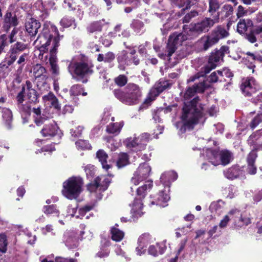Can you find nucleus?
I'll list each match as a JSON object with an SVG mask.
<instances>
[{"mask_svg": "<svg viewBox=\"0 0 262 262\" xmlns=\"http://www.w3.org/2000/svg\"><path fill=\"white\" fill-rule=\"evenodd\" d=\"M47 123H45L42 129L40 130V133L43 137L52 138L56 135L60 136L61 134L57 124L52 119Z\"/></svg>", "mask_w": 262, "mask_h": 262, "instance_id": "f8f14e48", "label": "nucleus"}, {"mask_svg": "<svg viewBox=\"0 0 262 262\" xmlns=\"http://www.w3.org/2000/svg\"><path fill=\"white\" fill-rule=\"evenodd\" d=\"M19 21L15 14L8 10L3 18L2 29L8 33L11 28H14L18 25Z\"/></svg>", "mask_w": 262, "mask_h": 262, "instance_id": "ddd939ff", "label": "nucleus"}, {"mask_svg": "<svg viewBox=\"0 0 262 262\" xmlns=\"http://www.w3.org/2000/svg\"><path fill=\"white\" fill-rule=\"evenodd\" d=\"M77 242V238L72 233L67 236L65 241L66 245L69 247L75 246Z\"/></svg>", "mask_w": 262, "mask_h": 262, "instance_id": "864d4df0", "label": "nucleus"}, {"mask_svg": "<svg viewBox=\"0 0 262 262\" xmlns=\"http://www.w3.org/2000/svg\"><path fill=\"white\" fill-rule=\"evenodd\" d=\"M187 39L186 36L182 33H174L171 34L168 38V40L173 44L178 46V45L181 44L184 40Z\"/></svg>", "mask_w": 262, "mask_h": 262, "instance_id": "2f4dec72", "label": "nucleus"}, {"mask_svg": "<svg viewBox=\"0 0 262 262\" xmlns=\"http://www.w3.org/2000/svg\"><path fill=\"white\" fill-rule=\"evenodd\" d=\"M42 211L47 216L58 217L60 211L56 205L52 204L46 205L43 207Z\"/></svg>", "mask_w": 262, "mask_h": 262, "instance_id": "c85d7f7f", "label": "nucleus"}, {"mask_svg": "<svg viewBox=\"0 0 262 262\" xmlns=\"http://www.w3.org/2000/svg\"><path fill=\"white\" fill-rule=\"evenodd\" d=\"M232 157V154L228 150H222L220 151V164L225 166L229 164Z\"/></svg>", "mask_w": 262, "mask_h": 262, "instance_id": "72a5a7b5", "label": "nucleus"}, {"mask_svg": "<svg viewBox=\"0 0 262 262\" xmlns=\"http://www.w3.org/2000/svg\"><path fill=\"white\" fill-rule=\"evenodd\" d=\"M17 58V57L14 56L12 54H9V52H8L4 59L6 60L7 63H8L10 66H11L16 60Z\"/></svg>", "mask_w": 262, "mask_h": 262, "instance_id": "0e129e2a", "label": "nucleus"}, {"mask_svg": "<svg viewBox=\"0 0 262 262\" xmlns=\"http://www.w3.org/2000/svg\"><path fill=\"white\" fill-rule=\"evenodd\" d=\"M83 184V180L80 177L69 178L63 183L62 193L68 199H76L81 192Z\"/></svg>", "mask_w": 262, "mask_h": 262, "instance_id": "1a4fd4ad", "label": "nucleus"}, {"mask_svg": "<svg viewBox=\"0 0 262 262\" xmlns=\"http://www.w3.org/2000/svg\"><path fill=\"white\" fill-rule=\"evenodd\" d=\"M8 246L7 236L3 233L0 234V252L4 253L6 252Z\"/></svg>", "mask_w": 262, "mask_h": 262, "instance_id": "de8ad7c7", "label": "nucleus"}, {"mask_svg": "<svg viewBox=\"0 0 262 262\" xmlns=\"http://www.w3.org/2000/svg\"><path fill=\"white\" fill-rule=\"evenodd\" d=\"M261 33H262V26H256L242 36L250 43H253L257 41V38L255 35L259 34Z\"/></svg>", "mask_w": 262, "mask_h": 262, "instance_id": "5701e85b", "label": "nucleus"}, {"mask_svg": "<svg viewBox=\"0 0 262 262\" xmlns=\"http://www.w3.org/2000/svg\"><path fill=\"white\" fill-rule=\"evenodd\" d=\"M150 171L151 167L147 163H144L140 165L135 172L136 176H139L141 179L144 180L148 177Z\"/></svg>", "mask_w": 262, "mask_h": 262, "instance_id": "393cba45", "label": "nucleus"}, {"mask_svg": "<svg viewBox=\"0 0 262 262\" xmlns=\"http://www.w3.org/2000/svg\"><path fill=\"white\" fill-rule=\"evenodd\" d=\"M123 125V121L116 123H111L107 125L106 128V132L108 134L117 135L120 133Z\"/></svg>", "mask_w": 262, "mask_h": 262, "instance_id": "bb28decb", "label": "nucleus"}, {"mask_svg": "<svg viewBox=\"0 0 262 262\" xmlns=\"http://www.w3.org/2000/svg\"><path fill=\"white\" fill-rule=\"evenodd\" d=\"M177 46L171 42L168 41V43L167 44V56L170 57L176 51L177 49Z\"/></svg>", "mask_w": 262, "mask_h": 262, "instance_id": "bf43d9fd", "label": "nucleus"}, {"mask_svg": "<svg viewBox=\"0 0 262 262\" xmlns=\"http://www.w3.org/2000/svg\"><path fill=\"white\" fill-rule=\"evenodd\" d=\"M230 216H231V219L235 220L234 217H239V222L240 224L238 225V227H242L243 226H247L251 223V219L248 217H242L240 211L237 209H233L228 212Z\"/></svg>", "mask_w": 262, "mask_h": 262, "instance_id": "412c9836", "label": "nucleus"}, {"mask_svg": "<svg viewBox=\"0 0 262 262\" xmlns=\"http://www.w3.org/2000/svg\"><path fill=\"white\" fill-rule=\"evenodd\" d=\"M157 97V96H155L152 94V91L150 90L146 98L144 100L143 104L146 106L150 105L151 102L154 101Z\"/></svg>", "mask_w": 262, "mask_h": 262, "instance_id": "4d7b16f0", "label": "nucleus"}, {"mask_svg": "<svg viewBox=\"0 0 262 262\" xmlns=\"http://www.w3.org/2000/svg\"><path fill=\"white\" fill-rule=\"evenodd\" d=\"M143 199H141L139 197H137L135 199L133 205V209L136 210H142L143 207V204L142 202Z\"/></svg>", "mask_w": 262, "mask_h": 262, "instance_id": "052dcab7", "label": "nucleus"}, {"mask_svg": "<svg viewBox=\"0 0 262 262\" xmlns=\"http://www.w3.org/2000/svg\"><path fill=\"white\" fill-rule=\"evenodd\" d=\"M198 15V12L196 10L191 11L190 13H187L183 18L182 21L183 23H189L191 19Z\"/></svg>", "mask_w": 262, "mask_h": 262, "instance_id": "5fc2aeb1", "label": "nucleus"}, {"mask_svg": "<svg viewBox=\"0 0 262 262\" xmlns=\"http://www.w3.org/2000/svg\"><path fill=\"white\" fill-rule=\"evenodd\" d=\"M246 55H247V57L246 58H244L245 60L246 61H250V59H252V61H251V65L248 67V68L250 69H251L252 70V73H254V69L255 68V66L253 64V62L256 60V56L252 53H251L250 52H248L246 53Z\"/></svg>", "mask_w": 262, "mask_h": 262, "instance_id": "603ef678", "label": "nucleus"}, {"mask_svg": "<svg viewBox=\"0 0 262 262\" xmlns=\"http://www.w3.org/2000/svg\"><path fill=\"white\" fill-rule=\"evenodd\" d=\"M234 12L233 6L229 4L224 5L220 11L213 16V18L205 17L200 22L195 24H191L189 25H185L183 29L188 35H192L196 36L203 32H207L214 26L215 24L220 21V18L223 20L230 18Z\"/></svg>", "mask_w": 262, "mask_h": 262, "instance_id": "7ed1b4c3", "label": "nucleus"}, {"mask_svg": "<svg viewBox=\"0 0 262 262\" xmlns=\"http://www.w3.org/2000/svg\"><path fill=\"white\" fill-rule=\"evenodd\" d=\"M69 93L71 97L72 98V101L75 102V105L78 104L76 101V100H78V99L76 98V96L81 94L83 96H85L88 95L87 93L84 92V88L82 85L80 84H75L73 85L70 89Z\"/></svg>", "mask_w": 262, "mask_h": 262, "instance_id": "aec40b11", "label": "nucleus"}, {"mask_svg": "<svg viewBox=\"0 0 262 262\" xmlns=\"http://www.w3.org/2000/svg\"><path fill=\"white\" fill-rule=\"evenodd\" d=\"M130 164L128 155L126 152H120L116 161V166L119 168H123Z\"/></svg>", "mask_w": 262, "mask_h": 262, "instance_id": "7c9ffc66", "label": "nucleus"}, {"mask_svg": "<svg viewBox=\"0 0 262 262\" xmlns=\"http://www.w3.org/2000/svg\"><path fill=\"white\" fill-rule=\"evenodd\" d=\"M82 128L78 126L75 129L72 128L70 130V133L72 137L74 138H78L82 135Z\"/></svg>", "mask_w": 262, "mask_h": 262, "instance_id": "69168bd1", "label": "nucleus"}, {"mask_svg": "<svg viewBox=\"0 0 262 262\" xmlns=\"http://www.w3.org/2000/svg\"><path fill=\"white\" fill-rule=\"evenodd\" d=\"M149 235L148 233H144L138 238V243L139 245L136 248V251L138 255H141L145 253V249H144V244L146 242H147Z\"/></svg>", "mask_w": 262, "mask_h": 262, "instance_id": "cd10ccee", "label": "nucleus"}, {"mask_svg": "<svg viewBox=\"0 0 262 262\" xmlns=\"http://www.w3.org/2000/svg\"><path fill=\"white\" fill-rule=\"evenodd\" d=\"M96 158L101 163L102 167L104 169L107 171L112 168V165L107 164L108 155L103 149H99L96 152Z\"/></svg>", "mask_w": 262, "mask_h": 262, "instance_id": "b1692460", "label": "nucleus"}, {"mask_svg": "<svg viewBox=\"0 0 262 262\" xmlns=\"http://www.w3.org/2000/svg\"><path fill=\"white\" fill-rule=\"evenodd\" d=\"M221 59H222V57L215 49L210 53L208 58V62L211 64H215L216 66Z\"/></svg>", "mask_w": 262, "mask_h": 262, "instance_id": "49530a36", "label": "nucleus"}, {"mask_svg": "<svg viewBox=\"0 0 262 262\" xmlns=\"http://www.w3.org/2000/svg\"><path fill=\"white\" fill-rule=\"evenodd\" d=\"M111 182V180L108 177H105L102 182H100V190H106L108 188Z\"/></svg>", "mask_w": 262, "mask_h": 262, "instance_id": "e2e57ef3", "label": "nucleus"}, {"mask_svg": "<svg viewBox=\"0 0 262 262\" xmlns=\"http://www.w3.org/2000/svg\"><path fill=\"white\" fill-rule=\"evenodd\" d=\"M23 97L22 92L19 94L17 98L18 104L22 106V110L20 111L28 116H31L32 114L33 122L37 126H40L47 122L50 121L52 118L48 111L42 109L41 105H30V103L23 104Z\"/></svg>", "mask_w": 262, "mask_h": 262, "instance_id": "39448f33", "label": "nucleus"}, {"mask_svg": "<svg viewBox=\"0 0 262 262\" xmlns=\"http://www.w3.org/2000/svg\"><path fill=\"white\" fill-rule=\"evenodd\" d=\"M28 45L20 41H17L13 45H12L9 50V53L12 54L16 57H18L20 53L27 49Z\"/></svg>", "mask_w": 262, "mask_h": 262, "instance_id": "4be33fe9", "label": "nucleus"}, {"mask_svg": "<svg viewBox=\"0 0 262 262\" xmlns=\"http://www.w3.org/2000/svg\"><path fill=\"white\" fill-rule=\"evenodd\" d=\"M22 91L24 97L23 104H24V102L25 101V98L26 96H27V98L28 100V101L26 102V103H30V105H33V104H36V103L39 102V95L38 93L35 89L33 88V84L32 82L30 80H27L26 81L25 84L21 85V89L19 93H18L15 98L16 105L18 108H19V111L22 110V106L21 105L18 104L17 98L19 94L21 92H22Z\"/></svg>", "mask_w": 262, "mask_h": 262, "instance_id": "9d476101", "label": "nucleus"}, {"mask_svg": "<svg viewBox=\"0 0 262 262\" xmlns=\"http://www.w3.org/2000/svg\"><path fill=\"white\" fill-rule=\"evenodd\" d=\"M172 85V83L170 82V80L160 79L155 83L154 86L150 90L152 91V94L155 96H158L164 91L170 89Z\"/></svg>", "mask_w": 262, "mask_h": 262, "instance_id": "2eb2a0df", "label": "nucleus"}, {"mask_svg": "<svg viewBox=\"0 0 262 262\" xmlns=\"http://www.w3.org/2000/svg\"><path fill=\"white\" fill-rule=\"evenodd\" d=\"M257 151H259V150H256L254 148L252 149L247 155L246 159L247 163H255V161L257 157Z\"/></svg>", "mask_w": 262, "mask_h": 262, "instance_id": "8fccbe9b", "label": "nucleus"}, {"mask_svg": "<svg viewBox=\"0 0 262 262\" xmlns=\"http://www.w3.org/2000/svg\"><path fill=\"white\" fill-rule=\"evenodd\" d=\"M2 114V117L5 124L8 128H10L13 118L12 112L10 109L5 108L3 110Z\"/></svg>", "mask_w": 262, "mask_h": 262, "instance_id": "f704fd0d", "label": "nucleus"}, {"mask_svg": "<svg viewBox=\"0 0 262 262\" xmlns=\"http://www.w3.org/2000/svg\"><path fill=\"white\" fill-rule=\"evenodd\" d=\"M93 68V64L82 61H71L68 66V71L73 78L82 83L88 82L89 77L94 73Z\"/></svg>", "mask_w": 262, "mask_h": 262, "instance_id": "0eeeda50", "label": "nucleus"}, {"mask_svg": "<svg viewBox=\"0 0 262 262\" xmlns=\"http://www.w3.org/2000/svg\"><path fill=\"white\" fill-rule=\"evenodd\" d=\"M241 173L239 166L233 165L224 171V174L226 178L233 180L238 178Z\"/></svg>", "mask_w": 262, "mask_h": 262, "instance_id": "a878e982", "label": "nucleus"}, {"mask_svg": "<svg viewBox=\"0 0 262 262\" xmlns=\"http://www.w3.org/2000/svg\"><path fill=\"white\" fill-rule=\"evenodd\" d=\"M149 139V135L143 133L134 139L127 138L125 142V146L132 151L138 152L145 149Z\"/></svg>", "mask_w": 262, "mask_h": 262, "instance_id": "9b49d317", "label": "nucleus"}, {"mask_svg": "<svg viewBox=\"0 0 262 262\" xmlns=\"http://www.w3.org/2000/svg\"><path fill=\"white\" fill-rule=\"evenodd\" d=\"M170 197L169 195L162 190L159 191L154 200L149 201L148 205L150 206L156 205L160 207H164L167 205V203Z\"/></svg>", "mask_w": 262, "mask_h": 262, "instance_id": "f3484780", "label": "nucleus"}, {"mask_svg": "<svg viewBox=\"0 0 262 262\" xmlns=\"http://www.w3.org/2000/svg\"><path fill=\"white\" fill-rule=\"evenodd\" d=\"M104 19H102L99 20H95L91 22L86 27V30L89 34L93 33H98L102 31L103 27L105 26Z\"/></svg>", "mask_w": 262, "mask_h": 262, "instance_id": "6ab92c4d", "label": "nucleus"}, {"mask_svg": "<svg viewBox=\"0 0 262 262\" xmlns=\"http://www.w3.org/2000/svg\"><path fill=\"white\" fill-rule=\"evenodd\" d=\"M100 182L101 178L97 177L93 182L88 184L87 189L91 192H96L99 188L100 190Z\"/></svg>", "mask_w": 262, "mask_h": 262, "instance_id": "79ce46f5", "label": "nucleus"}, {"mask_svg": "<svg viewBox=\"0 0 262 262\" xmlns=\"http://www.w3.org/2000/svg\"><path fill=\"white\" fill-rule=\"evenodd\" d=\"M247 14L248 10L246 9L242 5L238 6L236 13L237 18H241V17L247 15Z\"/></svg>", "mask_w": 262, "mask_h": 262, "instance_id": "13d9d810", "label": "nucleus"}, {"mask_svg": "<svg viewBox=\"0 0 262 262\" xmlns=\"http://www.w3.org/2000/svg\"><path fill=\"white\" fill-rule=\"evenodd\" d=\"M256 26H254L253 21L249 18H241L237 24V32L243 35Z\"/></svg>", "mask_w": 262, "mask_h": 262, "instance_id": "dca6fc26", "label": "nucleus"}, {"mask_svg": "<svg viewBox=\"0 0 262 262\" xmlns=\"http://www.w3.org/2000/svg\"><path fill=\"white\" fill-rule=\"evenodd\" d=\"M215 50L222 57V59H223L225 54H228L230 52L229 47L228 46H222L219 50L217 49Z\"/></svg>", "mask_w": 262, "mask_h": 262, "instance_id": "680f3d73", "label": "nucleus"}, {"mask_svg": "<svg viewBox=\"0 0 262 262\" xmlns=\"http://www.w3.org/2000/svg\"><path fill=\"white\" fill-rule=\"evenodd\" d=\"M111 233L112 240L116 242L121 241L124 236V232L116 227H113L111 228Z\"/></svg>", "mask_w": 262, "mask_h": 262, "instance_id": "e433bc0d", "label": "nucleus"}, {"mask_svg": "<svg viewBox=\"0 0 262 262\" xmlns=\"http://www.w3.org/2000/svg\"><path fill=\"white\" fill-rule=\"evenodd\" d=\"M247 172L250 174H255L257 172L255 163H247Z\"/></svg>", "mask_w": 262, "mask_h": 262, "instance_id": "338daca9", "label": "nucleus"}, {"mask_svg": "<svg viewBox=\"0 0 262 262\" xmlns=\"http://www.w3.org/2000/svg\"><path fill=\"white\" fill-rule=\"evenodd\" d=\"M144 23L139 19H133L130 27L137 33H140L141 30L144 28Z\"/></svg>", "mask_w": 262, "mask_h": 262, "instance_id": "a18cd8bd", "label": "nucleus"}, {"mask_svg": "<svg viewBox=\"0 0 262 262\" xmlns=\"http://www.w3.org/2000/svg\"><path fill=\"white\" fill-rule=\"evenodd\" d=\"M33 75L35 79L42 77V79H46L47 73L46 69L40 64H36L33 67Z\"/></svg>", "mask_w": 262, "mask_h": 262, "instance_id": "473e14b6", "label": "nucleus"}, {"mask_svg": "<svg viewBox=\"0 0 262 262\" xmlns=\"http://www.w3.org/2000/svg\"><path fill=\"white\" fill-rule=\"evenodd\" d=\"M219 76H223V72L220 70L214 71L207 78L206 81L210 83L217 82L219 81Z\"/></svg>", "mask_w": 262, "mask_h": 262, "instance_id": "c03bdc74", "label": "nucleus"}, {"mask_svg": "<svg viewBox=\"0 0 262 262\" xmlns=\"http://www.w3.org/2000/svg\"><path fill=\"white\" fill-rule=\"evenodd\" d=\"M85 172L88 178H92L95 174V167L92 165H88L84 168Z\"/></svg>", "mask_w": 262, "mask_h": 262, "instance_id": "6e6d98bb", "label": "nucleus"}, {"mask_svg": "<svg viewBox=\"0 0 262 262\" xmlns=\"http://www.w3.org/2000/svg\"><path fill=\"white\" fill-rule=\"evenodd\" d=\"M220 151L215 149L210 151V157L209 158V162L214 166L220 164Z\"/></svg>", "mask_w": 262, "mask_h": 262, "instance_id": "a19ab883", "label": "nucleus"}, {"mask_svg": "<svg viewBox=\"0 0 262 262\" xmlns=\"http://www.w3.org/2000/svg\"><path fill=\"white\" fill-rule=\"evenodd\" d=\"M242 94L249 98L252 103L256 105L262 103L261 87L258 82L252 76L243 78L240 84Z\"/></svg>", "mask_w": 262, "mask_h": 262, "instance_id": "423d86ee", "label": "nucleus"}, {"mask_svg": "<svg viewBox=\"0 0 262 262\" xmlns=\"http://www.w3.org/2000/svg\"><path fill=\"white\" fill-rule=\"evenodd\" d=\"M208 12L212 16L220 9L221 5L219 0H208Z\"/></svg>", "mask_w": 262, "mask_h": 262, "instance_id": "ea45409f", "label": "nucleus"}, {"mask_svg": "<svg viewBox=\"0 0 262 262\" xmlns=\"http://www.w3.org/2000/svg\"><path fill=\"white\" fill-rule=\"evenodd\" d=\"M94 208V205H86L82 207H80L78 209L79 214L81 216H84L86 213L92 210H93Z\"/></svg>", "mask_w": 262, "mask_h": 262, "instance_id": "3c124183", "label": "nucleus"}, {"mask_svg": "<svg viewBox=\"0 0 262 262\" xmlns=\"http://www.w3.org/2000/svg\"><path fill=\"white\" fill-rule=\"evenodd\" d=\"M248 144L256 150H262V129L253 132L247 140Z\"/></svg>", "mask_w": 262, "mask_h": 262, "instance_id": "4468645a", "label": "nucleus"}, {"mask_svg": "<svg viewBox=\"0 0 262 262\" xmlns=\"http://www.w3.org/2000/svg\"><path fill=\"white\" fill-rule=\"evenodd\" d=\"M194 89L196 90V93H203L204 91L210 87V85L205 81L195 83L193 85Z\"/></svg>", "mask_w": 262, "mask_h": 262, "instance_id": "09e8293b", "label": "nucleus"}, {"mask_svg": "<svg viewBox=\"0 0 262 262\" xmlns=\"http://www.w3.org/2000/svg\"><path fill=\"white\" fill-rule=\"evenodd\" d=\"M229 33L224 27L219 25L208 35L202 36L199 40L202 49L206 51L218 43L220 39L227 37Z\"/></svg>", "mask_w": 262, "mask_h": 262, "instance_id": "6e6552de", "label": "nucleus"}, {"mask_svg": "<svg viewBox=\"0 0 262 262\" xmlns=\"http://www.w3.org/2000/svg\"><path fill=\"white\" fill-rule=\"evenodd\" d=\"M128 77L125 75L120 74L114 79L115 84L118 86L117 88L123 89L128 83Z\"/></svg>", "mask_w": 262, "mask_h": 262, "instance_id": "c9c22d12", "label": "nucleus"}, {"mask_svg": "<svg viewBox=\"0 0 262 262\" xmlns=\"http://www.w3.org/2000/svg\"><path fill=\"white\" fill-rule=\"evenodd\" d=\"M153 186L152 181H147L145 184L139 187L137 189V197L144 199L147 194V190H150Z\"/></svg>", "mask_w": 262, "mask_h": 262, "instance_id": "c756f323", "label": "nucleus"}, {"mask_svg": "<svg viewBox=\"0 0 262 262\" xmlns=\"http://www.w3.org/2000/svg\"><path fill=\"white\" fill-rule=\"evenodd\" d=\"M112 83L109 89L112 91L114 97L122 103L127 105L137 104L140 102L142 93L140 86L134 83H128L124 88H115Z\"/></svg>", "mask_w": 262, "mask_h": 262, "instance_id": "20e7f679", "label": "nucleus"}, {"mask_svg": "<svg viewBox=\"0 0 262 262\" xmlns=\"http://www.w3.org/2000/svg\"><path fill=\"white\" fill-rule=\"evenodd\" d=\"M259 108L262 110V103H260ZM262 122V111H259L257 115L254 117L249 124L251 129L255 128Z\"/></svg>", "mask_w": 262, "mask_h": 262, "instance_id": "4c0bfd02", "label": "nucleus"}, {"mask_svg": "<svg viewBox=\"0 0 262 262\" xmlns=\"http://www.w3.org/2000/svg\"><path fill=\"white\" fill-rule=\"evenodd\" d=\"M104 62L111 63L115 59V55L112 52H108L104 55Z\"/></svg>", "mask_w": 262, "mask_h": 262, "instance_id": "774afa93", "label": "nucleus"}, {"mask_svg": "<svg viewBox=\"0 0 262 262\" xmlns=\"http://www.w3.org/2000/svg\"><path fill=\"white\" fill-rule=\"evenodd\" d=\"M60 24L63 28H69L74 26V28H76V24L74 17L65 16L60 20Z\"/></svg>", "mask_w": 262, "mask_h": 262, "instance_id": "58836bf2", "label": "nucleus"}, {"mask_svg": "<svg viewBox=\"0 0 262 262\" xmlns=\"http://www.w3.org/2000/svg\"><path fill=\"white\" fill-rule=\"evenodd\" d=\"M25 26L26 31L32 37L36 36L41 26V24L36 19L31 18L26 22Z\"/></svg>", "mask_w": 262, "mask_h": 262, "instance_id": "a211bd4d", "label": "nucleus"}, {"mask_svg": "<svg viewBox=\"0 0 262 262\" xmlns=\"http://www.w3.org/2000/svg\"><path fill=\"white\" fill-rule=\"evenodd\" d=\"M75 145L77 149L79 150H90L92 148V146L88 140H78L76 141Z\"/></svg>", "mask_w": 262, "mask_h": 262, "instance_id": "37998d69", "label": "nucleus"}, {"mask_svg": "<svg viewBox=\"0 0 262 262\" xmlns=\"http://www.w3.org/2000/svg\"><path fill=\"white\" fill-rule=\"evenodd\" d=\"M194 87L189 86L184 94V101L182 104L180 118L182 123L180 130L185 133L187 129L193 130L199 123L200 120L205 115V104L201 102V98L196 96Z\"/></svg>", "mask_w": 262, "mask_h": 262, "instance_id": "f257e3e1", "label": "nucleus"}, {"mask_svg": "<svg viewBox=\"0 0 262 262\" xmlns=\"http://www.w3.org/2000/svg\"><path fill=\"white\" fill-rule=\"evenodd\" d=\"M55 32V36L51 33L48 26H44L41 33L38 35L36 42H38L40 47L39 50L40 52L46 53L48 51V47L51 45L53 40L52 48L50 50L49 63L51 66L52 74L58 75L59 74V69L57 64V53L58 47L60 46L59 41L64 36L60 35L56 27L52 28Z\"/></svg>", "mask_w": 262, "mask_h": 262, "instance_id": "f03ea898", "label": "nucleus"}]
</instances>
